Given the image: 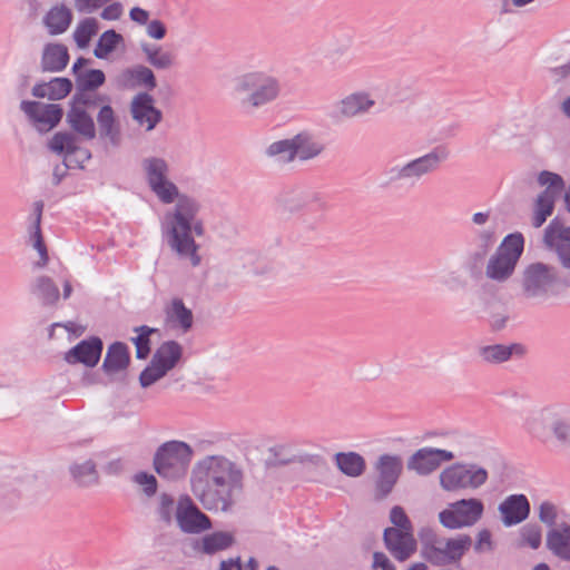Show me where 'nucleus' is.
I'll return each mask as SVG.
<instances>
[{
    "label": "nucleus",
    "mask_w": 570,
    "mask_h": 570,
    "mask_svg": "<svg viewBox=\"0 0 570 570\" xmlns=\"http://www.w3.org/2000/svg\"><path fill=\"white\" fill-rule=\"evenodd\" d=\"M122 41V36L115 30L110 29L99 37L96 48L94 49V55L98 59H105L109 53H111L117 45Z\"/></svg>",
    "instance_id": "nucleus-42"
},
{
    "label": "nucleus",
    "mask_w": 570,
    "mask_h": 570,
    "mask_svg": "<svg viewBox=\"0 0 570 570\" xmlns=\"http://www.w3.org/2000/svg\"><path fill=\"white\" fill-rule=\"evenodd\" d=\"M283 86L275 73L255 69L235 78L233 97L240 111L253 115L279 99Z\"/></svg>",
    "instance_id": "nucleus-3"
},
{
    "label": "nucleus",
    "mask_w": 570,
    "mask_h": 570,
    "mask_svg": "<svg viewBox=\"0 0 570 570\" xmlns=\"http://www.w3.org/2000/svg\"><path fill=\"white\" fill-rule=\"evenodd\" d=\"M173 509H174V499L168 493H161L159 495V507H158V514L160 519L166 522L170 523L173 520Z\"/></svg>",
    "instance_id": "nucleus-54"
},
{
    "label": "nucleus",
    "mask_w": 570,
    "mask_h": 570,
    "mask_svg": "<svg viewBox=\"0 0 570 570\" xmlns=\"http://www.w3.org/2000/svg\"><path fill=\"white\" fill-rule=\"evenodd\" d=\"M141 168L146 183L157 199L165 205L175 206L164 215L163 232L171 250L179 257L189 258L194 267L200 264L198 245L193 233L204 234L202 220L197 219L199 204L191 197L180 194L177 185L170 179L168 161L159 156L145 157Z\"/></svg>",
    "instance_id": "nucleus-1"
},
{
    "label": "nucleus",
    "mask_w": 570,
    "mask_h": 570,
    "mask_svg": "<svg viewBox=\"0 0 570 570\" xmlns=\"http://www.w3.org/2000/svg\"><path fill=\"white\" fill-rule=\"evenodd\" d=\"M439 480L441 488L448 492L474 490L487 482L488 472L478 464L454 463L441 471Z\"/></svg>",
    "instance_id": "nucleus-11"
},
{
    "label": "nucleus",
    "mask_w": 570,
    "mask_h": 570,
    "mask_svg": "<svg viewBox=\"0 0 570 570\" xmlns=\"http://www.w3.org/2000/svg\"><path fill=\"white\" fill-rule=\"evenodd\" d=\"M66 121L73 131L85 139L92 140L96 137V127L92 117L86 109L80 108L78 105L70 106Z\"/></svg>",
    "instance_id": "nucleus-30"
},
{
    "label": "nucleus",
    "mask_w": 570,
    "mask_h": 570,
    "mask_svg": "<svg viewBox=\"0 0 570 570\" xmlns=\"http://www.w3.org/2000/svg\"><path fill=\"white\" fill-rule=\"evenodd\" d=\"M556 197L548 196V193H540L534 203L532 225L535 228L541 227L547 218L552 214Z\"/></svg>",
    "instance_id": "nucleus-41"
},
{
    "label": "nucleus",
    "mask_w": 570,
    "mask_h": 570,
    "mask_svg": "<svg viewBox=\"0 0 570 570\" xmlns=\"http://www.w3.org/2000/svg\"><path fill=\"white\" fill-rule=\"evenodd\" d=\"M72 89V82L68 78H53L48 81V99L60 100L67 97Z\"/></svg>",
    "instance_id": "nucleus-49"
},
{
    "label": "nucleus",
    "mask_w": 570,
    "mask_h": 570,
    "mask_svg": "<svg viewBox=\"0 0 570 570\" xmlns=\"http://www.w3.org/2000/svg\"><path fill=\"white\" fill-rule=\"evenodd\" d=\"M69 62L68 48L62 43L45 45L40 59L42 72H60Z\"/></svg>",
    "instance_id": "nucleus-27"
},
{
    "label": "nucleus",
    "mask_w": 570,
    "mask_h": 570,
    "mask_svg": "<svg viewBox=\"0 0 570 570\" xmlns=\"http://www.w3.org/2000/svg\"><path fill=\"white\" fill-rule=\"evenodd\" d=\"M419 538L423 557L435 566H446L460 561L472 543L468 534L445 539L439 537L431 528L421 529Z\"/></svg>",
    "instance_id": "nucleus-5"
},
{
    "label": "nucleus",
    "mask_w": 570,
    "mask_h": 570,
    "mask_svg": "<svg viewBox=\"0 0 570 570\" xmlns=\"http://www.w3.org/2000/svg\"><path fill=\"white\" fill-rule=\"evenodd\" d=\"M193 313L187 308L180 298H174L166 308V322L183 332H187L193 326Z\"/></svg>",
    "instance_id": "nucleus-33"
},
{
    "label": "nucleus",
    "mask_w": 570,
    "mask_h": 570,
    "mask_svg": "<svg viewBox=\"0 0 570 570\" xmlns=\"http://www.w3.org/2000/svg\"><path fill=\"white\" fill-rule=\"evenodd\" d=\"M129 364V353L126 344L121 342L112 343L107 351L102 367L106 373L112 374L125 370Z\"/></svg>",
    "instance_id": "nucleus-34"
},
{
    "label": "nucleus",
    "mask_w": 570,
    "mask_h": 570,
    "mask_svg": "<svg viewBox=\"0 0 570 570\" xmlns=\"http://www.w3.org/2000/svg\"><path fill=\"white\" fill-rule=\"evenodd\" d=\"M115 86L119 90L144 88L148 92L156 88L157 80L150 68L136 65L121 70L115 78Z\"/></svg>",
    "instance_id": "nucleus-20"
},
{
    "label": "nucleus",
    "mask_w": 570,
    "mask_h": 570,
    "mask_svg": "<svg viewBox=\"0 0 570 570\" xmlns=\"http://www.w3.org/2000/svg\"><path fill=\"white\" fill-rule=\"evenodd\" d=\"M475 242L481 249L480 256L483 257L497 242L495 228L485 227L476 232Z\"/></svg>",
    "instance_id": "nucleus-50"
},
{
    "label": "nucleus",
    "mask_w": 570,
    "mask_h": 570,
    "mask_svg": "<svg viewBox=\"0 0 570 570\" xmlns=\"http://www.w3.org/2000/svg\"><path fill=\"white\" fill-rule=\"evenodd\" d=\"M29 292L45 307L56 306L60 298L58 286L46 275L37 276L30 284Z\"/></svg>",
    "instance_id": "nucleus-29"
},
{
    "label": "nucleus",
    "mask_w": 570,
    "mask_h": 570,
    "mask_svg": "<svg viewBox=\"0 0 570 570\" xmlns=\"http://www.w3.org/2000/svg\"><path fill=\"white\" fill-rule=\"evenodd\" d=\"M146 33L151 39L161 40L166 36L167 29L163 21L155 19L146 24Z\"/></svg>",
    "instance_id": "nucleus-57"
},
{
    "label": "nucleus",
    "mask_w": 570,
    "mask_h": 570,
    "mask_svg": "<svg viewBox=\"0 0 570 570\" xmlns=\"http://www.w3.org/2000/svg\"><path fill=\"white\" fill-rule=\"evenodd\" d=\"M102 343L100 338L92 337L89 341H81L65 355L69 364L82 363L86 366H95L101 355Z\"/></svg>",
    "instance_id": "nucleus-24"
},
{
    "label": "nucleus",
    "mask_w": 570,
    "mask_h": 570,
    "mask_svg": "<svg viewBox=\"0 0 570 570\" xmlns=\"http://www.w3.org/2000/svg\"><path fill=\"white\" fill-rule=\"evenodd\" d=\"M131 118L146 131H151L163 119V112L155 107L154 97L147 91L136 94L129 105Z\"/></svg>",
    "instance_id": "nucleus-18"
},
{
    "label": "nucleus",
    "mask_w": 570,
    "mask_h": 570,
    "mask_svg": "<svg viewBox=\"0 0 570 570\" xmlns=\"http://www.w3.org/2000/svg\"><path fill=\"white\" fill-rule=\"evenodd\" d=\"M374 105L375 100L371 94L357 90L344 96L337 102V112L344 119L356 118L367 114Z\"/></svg>",
    "instance_id": "nucleus-23"
},
{
    "label": "nucleus",
    "mask_w": 570,
    "mask_h": 570,
    "mask_svg": "<svg viewBox=\"0 0 570 570\" xmlns=\"http://www.w3.org/2000/svg\"><path fill=\"white\" fill-rule=\"evenodd\" d=\"M542 542V529L535 523H528L520 530V546L539 549Z\"/></svg>",
    "instance_id": "nucleus-46"
},
{
    "label": "nucleus",
    "mask_w": 570,
    "mask_h": 570,
    "mask_svg": "<svg viewBox=\"0 0 570 570\" xmlns=\"http://www.w3.org/2000/svg\"><path fill=\"white\" fill-rule=\"evenodd\" d=\"M402 459L395 454H382L376 463L375 498L384 499L393 490L402 472Z\"/></svg>",
    "instance_id": "nucleus-16"
},
{
    "label": "nucleus",
    "mask_w": 570,
    "mask_h": 570,
    "mask_svg": "<svg viewBox=\"0 0 570 570\" xmlns=\"http://www.w3.org/2000/svg\"><path fill=\"white\" fill-rule=\"evenodd\" d=\"M20 109L29 118L39 131H49L62 117V109L59 105L41 104L35 100H22Z\"/></svg>",
    "instance_id": "nucleus-17"
},
{
    "label": "nucleus",
    "mask_w": 570,
    "mask_h": 570,
    "mask_svg": "<svg viewBox=\"0 0 570 570\" xmlns=\"http://www.w3.org/2000/svg\"><path fill=\"white\" fill-rule=\"evenodd\" d=\"M30 16H38L46 6L50 3V0H28Z\"/></svg>",
    "instance_id": "nucleus-63"
},
{
    "label": "nucleus",
    "mask_w": 570,
    "mask_h": 570,
    "mask_svg": "<svg viewBox=\"0 0 570 570\" xmlns=\"http://www.w3.org/2000/svg\"><path fill=\"white\" fill-rule=\"evenodd\" d=\"M106 102H110V97L108 95L97 94L96 90L86 89V90H77L71 99V105H78L80 108H95L98 105Z\"/></svg>",
    "instance_id": "nucleus-43"
},
{
    "label": "nucleus",
    "mask_w": 570,
    "mask_h": 570,
    "mask_svg": "<svg viewBox=\"0 0 570 570\" xmlns=\"http://www.w3.org/2000/svg\"><path fill=\"white\" fill-rule=\"evenodd\" d=\"M295 161L306 163L315 159L324 151V145L312 134L302 131L292 137Z\"/></svg>",
    "instance_id": "nucleus-28"
},
{
    "label": "nucleus",
    "mask_w": 570,
    "mask_h": 570,
    "mask_svg": "<svg viewBox=\"0 0 570 570\" xmlns=\"http://www.w3.org/2000/svg\"><path fill=\"white\" fill-rule=\"evenodd\" d=\"M235 542L234 534L228 531H215L206 534L202 539V552L214 554L232 547Z\"/></svg>",
    "instance_id": "nucleus-36"
},
{
    "label": "nucleus",
    "mask_w": 570,
    "mask_h": 570,
    "mask_svg": "<svg viewBox=\"0 0 570 570\" xmlns=\"http://www.w3.org/2000/svg\"><path fill=\"white\" fill-rule=\"evenodd\" d=\"M134 481L142 488V492L147 497H153L157 492V480L153 474L147 472H138L134 476Z\"/></svg>",
    "instance_id": "nucleus-52"
},
{
    "label": "nucleus",
    "mask_w": 570,
    "mask_h": 570,
    "mask_svg": "<svg viewBox=\"0 0 570 570\" xmlns=\"http://www.w3.org/2000/svg\"><path fill=\"white\" fill-rule=\"evenodd\" d=\"M559 281L554 266L542 262L531 263L522 272V296L535 303H544L558 295Z\"/></svg>",
    "instance_id": "nucleus-6"
},
{
    "label": "nucleus",
    "mask_w": 570,
    "mask_h": 570,
    "mask_svg": "<svg viewBox=\"0 0 570 570\" xmlns=\"http://www.w3.org/2000/svg\"><path fill=\"white\" fill-rule=\"evenodd\" d=\"M265 155L279 165H289L295 161L293 139L286 138L268 145Z\"/></svg>",
    "instance_id": "nucleus-37"
},
{
    "label": "nucleus",
    "mask_w": 570,
    "mask_h": 570,
    "mask_svg": "<svg viewBox=\"0 0 570 570\" xmlns=\"http://www.w3.org/2000/svg\"><path fill=\"white\" fill-rule=\"evenodd\" d=\"M134 331L137 333V336L131 338L136 347V357L138 360H145L150 353V335L156 333L157 330L147 325H141L135 327Z\"/></svg>",
    "instance_id": "nucleus-45"
},
{
    "label": "nucleus",
    "mask_w": 570,
    "mask_h": 570,
    "mask_svg": "<svg viewBox=\"0 0 570 570\" xmlns=\"http://www.w3.org/2000/svg\"><path fill=\"white\" fill-rule=\"evenodd\" d=\"M337 468L345 475L356 478L360 476L365 470V460L362 455L355 452H340L335 455Z\"/></svg>",
    "instance_id": "nucleus-38"
},
{
    "label": "nucleus",
    "mask_w": 570,
    "mask_h": 570,
    "mask_svg": "<svg viewBox=\"0 0 570 570\" xmlns=\"http://www.w3.org/2000/svg\"><path fill=\"white\" fill-rule=\"evenodd\" d=\"M121 14H122L121 4L119 2H112L102 9L100 17L104 20L112 21V20H118L121 17Z\"/></svg>",
    "instance_id": "nucleus-59"
},
{
    "label": "nucleus",
    "mask_w": 570,
    "mask_h": 570,
    "mask_svg": "<svg viewBox=\"0 0 570 570\" xmlns=\"http://www.w3.org/2000/svg\"><path fill=\"white\" fill-rule=\"evenodd\" d=\"M193 449L183 441H168L163 443L155 452L153 465L156 473L168 481H178L186 476Z\"/></svg>",
    "instance_id": "nucleus-7"
},
{
    "label": "nucleus",
    "mask_w": 570,
    "mask_h": 570,
    "mask_svg": "<svg viewBox=\"0 0 570 570\" xmlns=\"http://www.w3.org/2000/svg\"><path fill=\"white\" fill-rule=\"evenodd\" d=\"M383 539L386 549L400 561L409 559L416 550L413 531L387 528L384 530Z\"/></svg>",
    "instance_id": "nucleus-21"
},
{
    "label": "nucleus",
    "mask_w": 570,
    "mask_h": 570,
    "mask_svg": "<svg viewBox=\"0 0 570 570\" xmlns=\"http://www.w3.org/2000/svg\"><path fill=\"white\" fill-rule=\"evenodd\" d=\"M493 549V542L491 539V532L488 529L479 531L476 541L474 543V550L478 553L484 551H491Z\"/></svg>",
    "instance_id": "nucleus-58"
},
{
    "label": "nucleus",
    "mask_w": 570,
    "mask_h": 570,
    "mask_svg": "<svg viewBox=\"0 0 570 570\" xmlns=\"http://www.w3.org/2000/svg\"><path fill=\"white\" fill-rule=\"evenodd\" d=\"M483 512L484 505L480 499H461L450 503L439 513V522L450 530L468 528L474 525Z\"/></svg>",
    "instance_id": "nucleus-12"
},
{
    "label": "nucleus",
    "mask_w": 570,
    "mask_h": 570,
    "mask_svg": "<svg viewBox=\"0 0 570 570\" xmlns=\"http://www.w3.org/2000/svg\"><path fill=\"white\" fill-rule=\"evenodd\" d=\"M390 520L394 524L393 528L396 530L413 531L410 519L403 508L399 505L392 508L390 512Z\"/></svg>",
    "instance_id": "nucleus-53"
},
{
    "label": "nucleus",
    "mask_w": 570,
    "mask_h": 570,
    "mask_svg": "<svg viewBox=\"0 0 570 570\" xmlns=\"http://www.w3.org/2000/svg\"><path fill=\"white\" fill-rule=\"evenodd\" d=\"M548 550L563 561H570V524L562 522L547 532Z\"/></svg>",
    "instance_id": "nucleus-26"
},
{
    "label": "nucleus",
    "mask_w": 570,
    "mask_h": 570,
    "mask_svg": "<svg viewBox=\"0 0 570 570\" xmlns=\"http://www.w3.org/2000/svg\"><path fill=\"white\" fill-rule=\"evenodd\" d=\"M129 17L138 24H147L149 22V12L140 7H134L129 11Z\"/></svg>",
    "instance_id": "nucleus-61"
},
{
    "label": "nucleus",
    "mask_w": 570,
    "mask_h": 570,
    "mask_svg": "<svg viewBox=\"0 0 570 570\" xmlns=\"http://www.w3.org/2000/svg\"><path fill=\"white\" fill-rule=\"evenodd\" d=\"M97 124L100 138L108 139L116 145L119 139V124L110 102L102 105L97 114Z\"/></svg>",
    "instance_id": "nucleus-32"
},
{
    "label": "nucleus",
    "mask_w": 570,
    "mask_h": 570,
    "mask_svg": "<svg viewBox=\"0 0 570 570\" xmlns=\"http://www.w3.org/2000/svg\"><path fill=\"white\" fill-rule=\"evenodd\" d=\"M557 507L550 502V501H543L540 503L538 509V518L540 522H542L546 525H549L552 528H556V521H557Z\"/></svg>",
    "instance_id": "nucleus-51"
},
{
    "label": "nucleus",
    "mask_w": 570,
    "mask_h": 570,
    "mask_svg": "<svg viewBox=\"0 0 570 570\" xmlns=\"http://www.w3.org/2000/svg\"><path fill=\"white\" fill-rule=\"evenodd\" d=\"M42 207H43V204L41 202H37L35 204V212H36V218H35V223H33L35 230H33L31 237L33 239V247L39 253V256H40L39 261L35 264V267H37V268L45 267L49 262L47 247L43 243L41 229H40Z\"/></svg>",
    "instance_id": "nucleus-39"
},
{
    "label": "nucleus",
    "mask_w": 570,
    "mask_h": 570,
    "mask_svg": "<svg viewBox=\"0 0 570 570\" xmlns=\"http://www.w3.org/2000/svg\"><path fill=\"white\" fill-rule=\"evenodd\" d=\"M372 570H395V568L383 552H375L373 554Z\"/></svg>",
    "instance_id": "nucleus-60"
},
{
    "label": "nucleus",
    "mask_w": 570,
    "mask_h": 570,
    "mask_svg": "<svg viewBox=\"0 0 570 570\" xmlns=\"http://www.w3.org/2000/svg\"><path fill=\"white\" fill-rule=\"evenodd\" d=\"M524 353L525 347L520 343L484 345L478 350L481 361L487 364H501L513 355L523 356Z\"/></svg>",
    "instance_id": "nucleus-25"
},
{
    "label": "nucleus",
    "mask_w": 570,
    "mask_h": 570,
    "mask_svg": "<svg viewBox=\"0 0 570 570\" xmlns=\"http://www.w3.org/2000/svg\"><path fill=\"white\" fill-rule=\"evenodd\" d=\"M97 32V21L94 18L82 20L73 32V38L79 48L88 46L92 36Z\"/></svg>",
    "instance_id": "nucleus-48"
},
{
    "label": "nucleus",
    "mask_w": 570,
    "mask_h": 570,
    "mask_svg": "<svg viewBox=\"0 0 570 570\" xmlns=\"http://www.w3.org/2000/svg\"><path fill=\"white\" fill-rule=\"evenodd\" d=\"M540 186H547L542 193H548V196L557 197L564 188L563 179L560 175L542 170L538 176Z\"/></svg>",
    "instance_id": "nucleus-47"
},
{
    "label": "nucleus",
    "mask_w": 570,
    "mask_h": 570,
    "mask_svg": "<svg viewBox=\"0 0 570 570\" xmlns=\"http://www.w3.org/2000/svg\"><path fill=\"white\" fill-rule=\"evenodd\" d=\"M175 519L179 530L186 534H200L213 527L210 518L197 507L188 494L178 497Z\"/></svg>",
    "instance_id": "nucleus-13"
},
{
    "label": "nucleus",
    "mask_w": 570,
    "mask_h": 570,
    "mask_svg": "<svg viewBox=\"0 0 570 570\" xmlns=\"http://www.w3.org/2000/svg\"><path fill=\"white\" fill-rule=\"evenodd\" d=\"M49 148L53 153L63 154L66 168H82L91 158L87 148L77 145V138L70 132H56L49 141Z\"/></svg>",
    "instance_id": "nucleus-15"
},
{
    "label": "nucleus",
    "mask_w": 570,
    "mask_h": 570,
    "mask_svg": "<svg viewBox=\"0 0 570 570\" xmlns=\"http://www.w3.org/2000/svg\"><path fill=\"white\" fill-rule=\"evenodd\" d=\"M71 20V10L65 4H56L46 12L42 23L50 36H59L68 30Z\"/></svg>",
    "instance_id": "nucleus-31"
},
{
    "label": "nucleus",
    "mask_w": 570,
    "mask_h": 570,
    "mask_svg": "<svg viewBox=\"0 0 570 570\" xmlns=\"http://www.w3.org/2000/svg\"><path fill=\"white\" fill-rule=\"evenodd\" d=\"M183 356V346L176 341L161 343L151 356L149 364L141 371L139 383L149 387L176 367Z\"/></svg>",
    "instance_id": "nucleus-9"
},
{
    "label": "nucleus",
    "mask_w": 570,
    "mask_h": 570,
    "mask_svg": "<svg viewBox=\"0 0 570 570\" xmlns=\"http://www.w3.org/2000/svg\"><path fill=\"white\" fill-rule=\"evenodd\" d=\"M124 470L125 464L121 459H114L104 466V471L108 475H119Z\"/></svg>",
    "instance_id": "nucleus-62"
},
{
    "label": "nucleus",
    "mask_w": 570,
    "mask_h": 570,
    "mask_svg": "<svg viewBox=\"0 0 570 570\" xmlns=\"http://www.w3.org/2000/svg\"><path fill=\"white\" fill-rule=\"evenodd\" d=\"M504 527L520 524L530 514V502L524 494H510L498 507Z\"/></svg>",
    "instance_id": "nucleus-22"
},
{
    "label": "nucleus",
    "mask_w": 570,
    "mask_h": 570,
    "mask_svg": "<svg viewBox=\"0 0 570 570\" xmlns=\"http://www.w3.org/2000/svg\"><path fill=\"white\" fill-rule=\"evenodd\" d=\"M279 210L284 214H296L303 209L324 214L328 209L326 197L312 188L293 186L284 189L277 197Z\"/></svg>",
    "instance_id": "nucleus-10"
},
{
    "label": "nucleus",
    "mask_w": 570,
    "mask_h": 570,
    "mask_svg": "<svg viewBox=\"0 0 570 570\" xmlns=\"http://www.w3.org/2000/svg\"><path fill=\"white\" fill-rule=\"evenodd\" d=\"M471 442L472 438L470 435L450 433L446 442L449 449L421 448L409 458L406 468L419 475H429L443 462L469 454L472 448Z\"/></svg>",
    "instance_id": "nucleus-4"
},
{
    "label": "nucleus",
    "mask_w": 570,
    "mask_h": 570,
    "mask_svg": "<svg viewBox=\"0 0 570 570\" xmlns=\"http://www.w3.org/2000/svg\"><path fill=\"white\" fill-rule=\"evenodd\" d=\"M219 570H243L240 558L237 557L223 560L219 564Z\"/></svg>",
    "instance_id": "nucleus-64"
},
{
    "label": "nucleus",
    "mask_w": 570,
    "mask_h": 570,
    "mask_svg": "<svg viewBox=\"0 0 570 570\" xmlns=\"http://www.w3.org/2000/svg\"><path fill=\"white\" fill-rule=\"evenodd\" d=\"M543 243L556 252L560 265L570 272V227L552 219L544 229Z\"/></svg>",
    "instance_id": "nucleus-19"
},
{
    "label": "nucleus",
    "mask_w": 570,
    "mask_h": 570,
    "mask_svg": "<svg viewBox=\"0 0 570 570\" xmlns=\"http://www.w3.org/2000/svg\"><path fill=\"white\" fill-rule=\"evenodd\" d=\"M70 473L73 480L80 487H90L98 483L99 475L96 465L91 460L82 463H76L70 466Z\"/></svg>",
    "instance_id": "nucleus-40"
},
{
    "label": "nucleus",
    "mask_w": 570,
    "mask_h": 570,
    "mask_svg": "<svg viewBox=\"0 0 570 570\" xmlns=\"http://www.w3.org/2000/svg\"><path fill=\"white\" fill-rule=\"evenodd\" d=\"M190 491L209 512L233 511L244 491L243 469L224 455L198 460L190 472Z\"/></svg>",
    "instance_id": "nucleus-2"
},
{
    "label": "nucleus",
    "mask_w": 570,
    "mask_h": 570,
    "mask_svg": "<svg viewBox=\"0 0 570 570\" xmlns=\"http://www.w3.org/2000/svg\"><path fill=\"white\" fill-rule=\"evenodd\" d=\"M441 160L442 158L438 153L431 151L402 166L391 168L390 180L414 185L424 176L433 173L439 167Z\"/></svg>",
    "instance_id": "nucleus-14"
},
{
    "label": "nucleus",
    "mask_w": 570,
    "mask_h": 570,
    "mask_svg": "<svg viewBox=\"0 0 570 570\" xmlns=\"http://www.w3.org/2000/svg\"><path fill=\"white\" fill-rule=\"evenodd\" d=\"M140 49L145 55L147 62L156 69L166 70L174 66L175 56L161 46L142 42Z\"/></svg>",
    "instance_id": "nucleus-35"
},
{
    "label": "nucleus",
    "mask_w": 570,
    "mask_h": 570,
    "mask_svg": "<svg viewBox=\"0 0 570 570\" xmlns=\"http://www.w3.org/2000/svg\"><path fill=\"white\" fill-rule=\"evenodd\" d=\"M524 239L520 233L505 236L485 266V276L497 283L508 281L514 273L523 252Z\"/></svg>",
    "instance_id": "nucleus-8"
},
{
    "label": "nucleus",
    "mask_w": 570,
    "mask_h": 570,
    "mask_svg": "<svg viewBox=\"0 0 570 570\" xmlns=\"http://www.w3.org/2000/svg\"><path fill=\"white\" fill-rule=\"evenodd\" d=\"M554 436L563 444L570 443V420L558 419L552 423Z\"/></svg>",
    "instance_id": "nucleus-55"
},
{
    "label": "nucleus",
    "mask_w": 570,
    "mask_h": 570,
    "mask_svg": "<svg viewBox=\"0 0 570 570\" xmlns=\"http://www.w3.org/2000/svg\"><path fill=\"white\" fill-rule=\"evenodd\" d=\"M106 81V76L100 69H88L75 78L77 90H97Z\"/></svg>",
    "instance_id": "nucleus-44"
},
{
    "label": "nucleus",
    "mask_w": 570,
    "mask_h": 570,
    "mask_svg": "<svg viewBox=\"0 0 570 570\" xmlns=\"http://www.w3.org/2000/svg\"><path fill=\"white\" fill-rule=\"evenodd\" d=\"M111 0H75V9L81 13H91Z\"/></svg>",
    "instance_id": "nucleus-56"
}]
</instances>
